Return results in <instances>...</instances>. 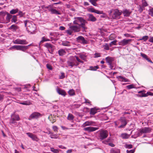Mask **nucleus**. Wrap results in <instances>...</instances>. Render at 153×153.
I'll return each mask as SVG.
<instances>
[{"label": "nucleus", "mask_w": 153, "mask_h": 153, "mask_svg": "<svg viewBox=\"0 0 153 153\" xmlns=\"http://www.w3.org/2000/svg\"><path fill=\"white\" fill-rule=\"evenodd\" d=\"M26 134L29 137L31 138L33 140L36 141H38L39 140V139L36 135L29 132L27 133Z\"/></svg>", "instance_id": "nucleus-14"}, {"label": "nucleus", "mask_w": 153, "mask_h": 153, "mask_svg": "<svg viewBox=\"0 0 153 153\" xmlns=\"http://www.w3.org/2000/svg\"><path fill=\"white\" fill-rule=\"evenodd\" d=\"M68 93L71 96H74L75 95V91L73 89L70 90L68 92Z\"/></svg>", "instance_id": "nucleus-31"}, {"label": "nucleus", "mask_w": 153, "mask_h": 153, "mask_svg": "<svg viewBox=\"0 0 153 153\" xmlns=\"http://www.w3.org/2000/svg\"><path fill=\"white\" fill-rule=\"evenodd\" d=\"M24 23L28 32L32 34L36 30V25L29 21H25Z\"/></svg>", "instance_id": "nucleus-2"}, {"label": "nucleus", "mask_w": 153, "mask_h": 153, "mask_svg": "<svg viewBox=\"0 0 153 153\" xmlns=\"http://www.w3.org/2000/svg\"><path fill=\"white\" fill-rule=\"evenodd\" d=\"M50 11H51V13L52 14H60L59 12L55 9L51 8L50 9Z\"/></svg>", "instance_id": "nucleus-32"}, {"label": "nucleus", "mask_w": 153, "mask_h": 153, "mask_svg": "<svg viewBox=\"0 0 153 153\" xmlns=\"http://www.w3.org/2000/svg\"><path fill=\"white\" fill-rule=\"evenodd\" d=\"M98 110H99V109L96 107L91 108L90 112V114L93 115L97 113V111Z\"/></svg>", "instance_id": "nucleus-21"}, {"label": "nucleus", "mask_w": 153, "mask_h": 153, "mask_svg": "<svg viewBox=\"0 0 153 153\" xmlns=\"http://www.w3.org/2000/svg\"><path fill=\"white\" fill-rule=\"evenodd\" d=\"M85 103H88L90 105H91V102L88 99H87L86 98H85Z\"/></svg>", "instance_id": "nucleus-53"}, {"label": "nucleus", "mask_w": 153, "mask_h": 153, "mask_svg": "<svg viewBox=\"0 0 153 153\" xmlns=\"http://www.w3.org/2000/svg\"><path fill=\"white\" fill-rule=\"evenodd\" d=\"M132 12L129 9H125L124 10L122 13L125 17H128L130 16Z\"/></svg>", "instance_id": "nucleus-15"}, {"label": "nucleus", "mask_w": 153, "mask_h": 153, "mask_svg": "<svg viewBox=\"0 0 153 153\" xmlns=\"http://www.w3.org/2000/svg\"><path fill=\"white\" fill-rule=\"evenodd\" d=\"M70 42L68 41H65L63 42L62 43V45L64 46H70Z\"/></svg>", "instance_id": "nucleus-36"}, {"label": "nucleus", "mask_w": 153, "mask_h": 153, "mask_svg": "<svg viewBox=\"0 0 153 153\" xmlns=\"http://www.w3.org/2000/svg\"><path fill=\"white\" fill-rule=\"evenodd\" d=\"M95 10H96L95 9H94V8H91L89 10V11H90L94 13L95 12Z\"/></svg>", "instance_id": "nucleus-63"}, {"label": "nucleus", "mask_w": 153, "mask_h": 153, "mask_svg": "<svg viewBox=\"0 0 153 153\" xmlns=\"http://www.w3.org/2000/svg\"><path fill=\"white\" fill-rule=\"evenodd\" d=\"M12 16L9 13H7V16L6 17V19L8 21H9L10 19L12 18Z\"/></svg>", "instance_id": "nucleus-45"}, {"label": "nucleus", "mask_w": 153, "mask_h": 153, "mask_svg": "<svg viewBox=\"0 0 153 153\" xmlns=\"http://www.w3.org/2000/svg\"><path fill=\"white\" fill-rule=\"evenodd\" d=\"M99 129L97 127H85L84 128V130L86 131H87L88 132H90L95 131Z\"/></svg>", "instance_id": "nucleus-13"}, {"label": "nucleus", "mask_w": 153, "mask_h": 153, "mask_svg": "<svg viewBox=\"0 0 153 153\" xmlns=\"http://www.w3.org/2000/svg\"><path fill=\"white\" fill-rule=\"evenodd\" d=\"M122 13L121 11H120L118 9L111 10L110 11L109 15L114 19H118Z\"/></svg>", "instance_id": "nucleus-3"}, {"label": "nucleus", "mask_w": 153, "mask_h": 153, "mask_svg": "<svg viewBox=\"0 0 153 153\" xmlns=\"http://www.w3.org/2000/svg\"><path fill=\"white\" fill-rule=\"evenodd\" d=\"M138 93L139 94H140L139 95V96L140 97H146L147 96V93L145 94L144 93L143 91H140L138 92Z\"/></svg>", "instance_id": "nucleus-33"}, {"label": "nucleus", "mask_w": 153, "mask_h": 153, "mask_svg": "<svg viewBox=\"0 0 153 153\" xmlns=\"http://www.w3.org/2000/svg\"><path fill=\"white\" fill-rule=\"evenodd\" d=\"M61 75L59 76V79H63L65 77V74L64 73L62 72L61 73Z\"/></svg>", "instance_id": "nucleus-48"}, {"label": "nucleus", "mask_w": 153, "mask_h": 153, "mask_svg": "<svg viewBox=\"0 0 153 153\" xmlns=\"http://www.w3.org/2000/svg\"><path fill=\"white\" fill-rule=\"evenodd\" d=\"M46 67H47V68H48V69L50 70H52V66H51V65L48 64H47V65H46Z\"/></svg>", "instance_id": "nucleus-58"}, {"label": "nucleus", "mask_w": 153, "mask_h": 153, "mask_svg": "<svg viewBox=\"0 0 153 153\" xmlns=\"http://www.w3.org/2000/svg\"><path fill=\"white\" fill-rule=\"evenodd\" d=\"M120 120L122 124L120 126H119L118 128H124L127 124V122H126L125 117H121L120 119Z\"/></svg>", "instance_id": "nucleus-11"}, {"label": "nucleus", "mask_w": 153, "mask_h": 153, "mask_svg": "<svg viewBox=\"0 0 153 153\" xmlns=\"http://www.w3.org/2000/svg\"><path fill=\"white\" fill-rule=\"evenodd\" d=\"M18 10H19L18 9H13L10 11V13L11 14H14L18 12Z\"/></svg>", "instance_id": "nucleus-35"}, {"label": "nucleus", "mask_w": 153, "mask_h": 153, "mask_svg": "<svg viewBox=\"0 0 153 153\" xmlns=\"http://www.w3.org/2000/svg\"><path fill=\"white\" fill-rule=\"evenodd\" d=\"M132 145L131 144H126L125 147L127 148L131 149L132 148Z\"/></svg>", "instance_id": "nucleus-55"}, {"label": "nucleus", "mask_w": 153, "mask_h": 153, "mask_svg": "<svg viewBox=\"0 0 153 153\" xmlns=\"http://www.w3.org/2000/svg\"><path fill=\"white\" fill-rule=\"evenodd\" d=\"M96 123L95 122L92 121H87L85 122L83 124V127H85L87 126H94Z\"/></svg>", "instance_id": "nucleus-16"}, {"label": "nucleus", "mask_w": 153, "mask_h": 153, "mask_svg": "<svg viewBox=\"0 0 153 153\" xmlns=\"http://www.w3.org/2000/svg\"><path fill=\"white\" fill-rule=\"evenodd\" d=\"M95 13H96L97 14H103V12L102 11H100L98 10H95Z\"/></svg>", "instance_id": "nucleus-57"}, {"label": "nucleus", "mask_w": 153, "mask_h": 153, "mask_svg": "<svg viewBox=\"0 0 153 153\" xmlns=\"http://www.w3.org/2000/svg\"><path fill=\"white\" fill-rule=\"evenodd\" d=\"M74 57L76 58V60L77 61V62H78V63L79 62L82 63H84V62L80 60L78 56H74Z\"/></svg>", "instance_id": "nucleus-42"}, {"label": "nucleus", "mask_w": 153, "mask_h": 153, "mask_svg": "<svg viewBox=\"0 0 153 153\" xmlns=\"http://www.w3.org/2000/svg\"><path fill=\"white\" fill-rule=\"evenodd\" d=\"M126 152L127 153H134V149L131 150L129 151L127 150Z\"/></svg>", "instance_id": "nucleus-62"}, {"label": "nucleus", "mask_w": 153, "mask_h": 153, "mask_svg": "<svg viewBox=\"0 0 153 153\" xmlns=\"http://www.w3.org/2000/svg\"><path fill=\"white\" fill-rule=\"evenodd\" d=\"M141 56L143 58L145 59L148 62H150L151 63H152V61L149 58H148L147 56L145 54L143 53H140Z\"/></svg>", "instance_id": "nucleus-25"}, {"label": "nucleus", "mask_w": 153, "mask_h": 153, "mask_svg": "<svg viewBox=\"0 0 153 153\" xmlns=\"http://www.w3.org/2000/svg\"><path fill=\"white\" fill-rule=\"evenodd\" d=\"M127 88L128 89H130L134 88V86L133 84H131L126 86Z\"/></svg>", "instance_id": "nucleus-50"}, {"label": "nucleus", "mask_w": 153, "mask_h": 153, "mask_svg": "<svg viewBox=\"0 0 153 153\" xmlns=\"http://www.w3.org/2000/svg\"><path fill=\"white\" fill-rule=\"evenodd\" d=\"M50 41V40L49 39H48L46 37L43 36L42 38V40L40 42V44H42L44 42L49 41Z\"/></svg>", "instance_id": "nucleus-27"}, {"label": "nucleus", "mask_w": 153, "mask_h": 153, "mask_svg": "<svg viewBox=\"0 0 153 153\" xmlns=\"http://www.w3.org/2000/svg\"><path fill=\"white\" fill-rule=\"evenodd\" d=\"M79 57L82 60H83L85 61H86V56L81 54H79Z\"/></svg>", "instance_id": "nucleus-30"}, {"label": "nucleus", "mask_w": 153, "mask_h": 153, "mask_svg": "<svg viewBox=\"0 0 153 153\" xmlns=\"http://www.w3.org/2000/svg\"><path fill=\"white\" fill-rule=\"evenodd\" d=\"M108 135V132L107 130H102L100 133L99 138L101 140H102L107 138Z\"/></svg>", "instance_id": "nucleus-8"}, {"label": "nucleus", "mask_w": 153, "mask_h": 153, "mask_svg": "<svg viewBox=\"0 0 153 153\" xmlns=\"http://www.w3.org/2000/svg\"><path fill=\"white\" fill-rule=\"evenodd\" d=\"M42 115L37 112H33L29 117L28 120H31L32 119H37L42 117Z\"/></svg>", "instance_id": "nucleus-7"}, {"label": "nucleus", "mask_w": 153, "mask_h": 153, "mask_svg": "<svg viewBox=\"0 0 153 153\" xmlns=\"http://www.w3.org/2000/svg\"><path fill=\"white\" fill-rule=\"evenodd\" d=\"M76 39L78 42L81 43L83 44H86L88 43V41L82 36H78Z\"/></svg>", "instance_id": "nucleus-10"}, {"label": "nucleus", "mask_w": 153, "mask_h": 153, "mask_svg": "<svg viewBox=\"0 0 153 153\" xmlns=\"http://www.w3.org/2000/svg\"><path fill=\"white\" fill-rule=\"evenodd\" d=\"M149 14L151 16H153V8L149 9Z\"/></svg>", "instance_id": "nucleus-46"}, {"label": "nucleus", "mask_w": 153, "mask_h": 153, "mask_svg": "<svg viewBox=\"0 0 153 153\" xmlns=\"http://www.w3.org/2000/svg\"><path fill=\"white\" fill-rule=\"evenodd\" d=\"M90 68H91V70L94 71H96L97 69L99 68V67L98 66H95L94 67L91 66L90 67Z\"/></svg>", "instance_id": "nucleus-51"}, {"label": "nucleus", "mask_w": 153, "mask_h": 153, "mask_svg": "<svg viewBox=\"0 0 153 153\" xmlns=\"http://www.w3.org/2000/svg\"><path fill=\"white\" fill-rule=\"evenodd\" d=\"M143 5L144 7H146L148 6V4L145 0H143Z\"/></svg>", "instance_id": "nucleus-54"}, {"label": "nucleus", "mask_w": 153, "mask_h": 153, "mask_svg": "<svg viewBox=\"0 0 153 153\" xmlns=\"http://www.w3.org/2000/svg\"><path fill=\"white\" fill-rule=\"evenodd\" d=\"M110 141V139H108L107 140L103 141H102V143L105 144H108V142Z\"/></svg>", "instance_id": "nucleus-52"}, {"label": "nucleus", "mask_w": 153, "mask_h": 153, "mask_svg": "<svg viewBox=\"0 0 153 153\" xmlns=\"http://www.w3.org/2000/svg\"><path fill=\"white\" fill-rule=\"evenodd\" d=\"M53 130L55 132H57L58 131V128L56 126H53Z\"/></svg>", "instance_id": "nucleus-56"}, {"label": "nucleus", "mask_w": 153, "mask_h": 153, "mask_svg": "<svg viewBox=\"0 0 153 153\" xmlns=\"http://www.w3.org/2000/svg\"><path fill=\"white\" fill-rule=\"evenodd\" d=\"M25 14L24 13H23L22 12V11H19V15L20 17H22Z\"/></svg>", "instance_id": "nucleus-61"}, {"label": "nucleus", "mask_w": 153, "mask_h": 153, "mask_svg": "<svg viewBox=\"0 0 153 153\" xmlns=\"http://www.w3.org/2000/svg\"><path fill=\"white\" fill-rule=\"evenodd\" d=\"M88 21H90L93 22H95L96 21L97 19L93 15L88 14Z\"/></svg>", "instance_id": "nucleus-19"}, {"label": "nucleus", "mask_w": 153, "mask_h": 153, "mask_svg": "<svg viewBox=\"0 0 153 153\" xmlns=\"http://www.w3.org/2000/svg\"><path fill=\"white\" fill-rule=\"evenodd\" d=\"M67 64L69 66L73 67L74 66H78L79 65V63L77 62L76 60L73 57L70 61L67 62Z\"/></svg>", "instance_id": "nucleus-6"}, {"label": "nucleus", "mask_w": 153, "mask_h": 153, "mask_svg": "<svg viewBox=\"0 0 153 153\" xmlns=\"http://www.w3.org/2000/svg\"><path fill=\"white\" fill-rule=\"evenodd\" d=\"M149 36H143L142 37V38L141 39H140L139 40H143L144 41L146 42L148 39Z\"/></svg>", "instance_id": "nucleus-39"}, {"label": "nucleus", "mask_w": 153, "mask_h": 153, "mask_svg": "<svg viewBox=\"0 0 153 153\" xmlns=\"http://www.w3.org/2000/svg\"><path fill=\"white\" fill-rule=\"evenodd\" d=\"M75 20L73 23L74 25L69 27L70 30L66 31V33L69 35H71L73 32L77 33L81 31L83 32H86L87 27L86 24L88 23L87 21L82 17H74Z\"/></svg>", "instance_id": "nucleus-1"}, {"label": "nucleus", "mask_w": 153, "mask_h": 153, "mask_svg": "<svg viewBox=\"0 0 153 153\" xmlns=\"http://www.w3.org/2000/svg\"><path fill=\"white\" fill-rule=\"evenodd\" d=\"M19 28V27L16 25H13L9 28V29L13 31H16Z\"/></svg>", "instance_id": "nucleus-20"}, {"label": "nucleus", "mask_w": 153, "mask_h": 153, "mask_svg": "<svg viewBox=\"0 0 153 153\" xmlns=\"http://www.w3.org/2000/svg\"><path fill=\"white\" fill-rule=\"evenodd\" d=\"M13 43L14 44L26 45L28 43L25 39H17L13 41Z\"/></svg>", "instance_id": "nucleus-9"}, {"label": "nucleus", "mask_w": 153, "mask_h": 153, "mask_svg": "<svg viewBox=\"0 0 153 153\" xmlns=\"http://www.w3.org/2000/svg\"><path fill=\"white\" fill-rule=\"evenodd\" d=\"M50 137L51 138L57 139L59 138V135L58 134H53L52 133L50 135Z\"/></svg>", "instance_id": "nucleus-34"}, {"label": "nucleus", "mask_w": 153, "mask_h": 153, "mask_svg": "<svg viewBox=\"0 0 153 153\" xmlns=\"http://www.w3.org/2000/svg\"><path fill=\"white\" fill-rule=\"evenodd\" d=\"M117 40H115L114 41L111 42L109 44V46L111 47L113 45H117Z\"/></svg>", "instance_id": "nucleus-37"}, {"label": "nucleus", "mask_w": 153, "mask_h": 153, "mask_svg": "<svg viewBox=\"0 0 153 153\" xmlns=\"http://www.w3.org/2000/svg\"><path fill=\"white\" fill-rule=\"evenodd\" d=\"M10 124H14V125H17V123L16 122V121L10 119Z\"/></svg>", "instance_id": "nucleus-43"}, {"label": "nucleus", "mask_w": 153, "mask_h": 153, "mask_svg": "<svg viewBox=\"0 0 153 153\" xmlns=\"http://www.w3.org/2000/svg\"><path fill=\"white\" fill-rule=\"evenodd\" d=\"M147 96L148 95L150 96H153V93H152L151 92H147Z\"/></svg>", "instance_id": "nucleus-64"}, {"label": "nucleus", "mask_w": 153, "mask_h": 153, "mask_svg": "<svg viewBox=\"0 0 153 153\" xmlns=\"http://www.w3.org/2000/svg\"><path fill=\"white\" fill-rule=\"evenodd\" d=\"M117 78L119 81H124L125 82L128 81V79L120 76H117Z\"/></svg>", "instance_id": "nucleus-24"}, {"label": "nucleus", "mask_w": 153, "mask_h": 153, "mask_svg": "<svg viewBox=\"0 0 153 153\" xmlns=\"http://www.w3.org/2000/svg\"><path fill=\"white\" fill-rule=\"evenodd\" d=\"M44 46L48 49H51V51L52 52H53L54 49V46L49 43H46L45 44Z\"/></svg>", "instance_id": "nucleus-17"}, {"label": "nucleus", "mask_w": 153, "mask_h": 153, "mask_svg": "<svg viewBox=\"0 0 153 153\" xmlns=\"http://www.w3.org/2000/svg\"><path fill=\"white\" fill-rule=\"evenodd\" d=\"M105 59L106 61V62L108 64H110L112 63V62L114 61V59L112 57H110L108 56L105 58Z\"/></svg>", "instance_id": "nucleus-23"}, {"label": "nucleus", "mask_w": 153, "mask_h": 153, "mask_svg": "<svg viewBox=\"0 0 153 153\" xmlns=\"http://www.w3.org/2000/svg\"><path fill=\"white\" fill-rule=\"evenodd\" d=\"M132 40L131 39H124L118 43L119 45L124 46L129 43Z\"/></svg>", "instance_id": "nucleus-12"}, {"label": "nucleus", "mask_w": 153, "mask_h": 153, "mask_svg": "<svg viewBox=\"0 0 153 153\" xmlns=\"http://www.w3.org/2000/svg\"><path fill=\"white\" fill-rule=\"evenodd\" d=\"M129 136V135L126 133L122 134L121 135V137L123 139H127L128 138Z\"/></svg>", "instance_id": "nucleus-28"}, {"label": "nucleus", "mask_w": 153, "mask_h": 153, "mask_svg": "<svg viewBox=\"0 0 153 153\" xmlns=\"http://www.w3.org/2000/svg\"><path fill=\"white\" fill-rule=\"evenodd\" d=\"M152 130L151 128L146 127L140 129L137 134L138 136H140L143 133H149Z\"/></svg>", "instance_id": "nucleus-5"}, {"label": "nucleus", "mask_w": 153, "mask_h": 153, "mask_svg": "<svg viewBox=\"0 0 153 153\" xmlns=\"http://www.w3.org/2000/svg\"><path fill=\"white\" fill-rule=\"evenodd\" d=\"M144 9V7H143L140 6V7L139 9V11L140 12V13H141L143 11Z\"/></svg>", "instance_id": "nucleus-60"}, {"label": "nucleus", "mask_w": 153, "mask_h": 153, "mask_svg": "<svg viewBox=\"0 0 153 153\" xmlns=\"http://www.w3.org/2000/svg\"><path fill=\"white\" fill-rule=\"evenodd\" d=\"M109 46L108 44L106 43L105 45L103 46V47L104 49L108 50L109 49Z\"/></svg>", "instance_id": "nucleus-44"}, {"label": "nucleus", "mask_w": 153, "mask_h": 153, "mask_svg": "<svg viewBox=\"0 0 153 153\" xmlns=\"http://www.w3.org/2000/svg\"><path fill=\"white\" fill-rule=\"evenodd\" d=\"M101 56V53H95L94 54V58H97Z\"/></svg>", "instance_id": "nucleus-49"}, {"label": "nucleus", "mask_w": 153, "mask_h": 153, "mask_svg": "<svg viewBox=\"0 0 153 153\" xmlns=\"http://www.w3.org/2000/svg\"><path fill=\"white\" fill-rule=\"evenodd\" d=\"M51 151L54 153H58L59 152L58 149H55L53 148H51Z\"/></svg>", "instance_id": "nucleus-47"}, {"label": "nucleus", "mask_w": 153, "mask_h": 153, "mask_svg": "<svg viewBox=\"0 0 153 153\" xmlns=\"http://www.w3.org/2000/svg\"><path fill=\"white\" fill-rule=\"evenodd\" d=\"M59 55L60 56H62L65 54L66 52L65 50L63 49H61L58 51Z\"/></svg>", "instance_id": "nucleus-26"}, {"label": "nucleus", "mask_w": 153, "mask_h": 153, "mask_svg": "<svg viewBox=\"0 0 153 153\" xmlns=\"http://www.w3.org/2000/svg\"><path fill=\"white\" fill-rule=\"evenodd\" d=\"M56 91L59 94L63 96H65L66 95V92L63 90L57 88L56 89Z\"/></svg>", "instance_id": "nucleus-18"}, {"label": "nucleus", "mask_w": 153, "mask_h": 153, "mask_svg": "<svg viewBox=\"0 0 153 153\" xmlns=\"http://www.w3.org/2000/svg\"><path fill=\"white\" fill-rule=\"evenodd\" d=\"M74 116L71 114H69L67 117V119L68 120L70 121H72L74 120Z\"/></svg>", "instance_id": "nucleus-29"}, {"label": "nucleus", "mask_w": 153, "mask_h": 153, "mask_svg": "<svg viewBox=\"0 0 153 153\" xmlns=\"http://www.w3.org/2000/svg\"><path fill=\"white\" fill-rule=\"evenodd\" d=\"M28 46L22 45H14L9 48V50H13L14 49L17 50L21 51L23 52H25L27 49L28 48Z\"/></svg>", "instance_id": "nucleus-4"}, {"label": "nucleus", "mask_w": 153, "mask_h": 153, "mask_svg": "<svg viewBox=\"0 0 153 153\" xmlns=\"http://www.w3.org/2000/svg\"><path fill=\"white\" fill-rule=\"evenodd\" d=\"M20 104L25 105H29L31 104V102L30 101H25L23 102L20 103Z\"/></svg>", "instance_id": "nucleus-41"}, {"label": "nucleus", "mask_w": 153, "mask_h": 153, "mask_svg": "<svg viewBox=\"0 0 153 153\" xmlns=\"http://www.w3.org/2000/svg\"><path fill=\"white\" fill-rule=\"evenodd\" d=\"M108 65H109V67L111 69H114V66L112 63H111L110 64H108Z\"/></svg>", "instance_id": "nucleus-59"}, {"label": "nucleus", "mask_w": 153, "mask_h": 153, "mask_svg": "<svg viewBox=\"0 0 153 153\" xmlns=\"http://www.w3.org/2000/svg\"><path fill=\"white\" fill-rule=\"evenodd\" d=\"M11 119L15 121H19L20 119L19 115L16 114H13Z\"/></svg>", "instance_id": "nucleus-22"}, {"label": "nucleus", "mask_w": 153, "mask_h": 153, "mask_svg": "<svg viewBox=\"0 0 153 153\" xmlns=\"http://www.w3.org/2000/svg\"><path fill=\"white\" fill-rule=\"evenodd\" d=\"M17 16L14 15L13 16L12 19L11 20V22H16L17 21Z\"/></svg>", "instance_id": "nucleus-38"}, {"label": "nucleus", "mask_w": 153, "mask_h": 153, "mask_svg": "<svg viewBox=\"0 0 153 153\" xmlns=\"http://www.w3.org/2000/svg\"><path fill=\"white\" fill-rule=\"evenodd\" d=\"M98 0H90V2L94 6H96L97 5L96 2Z\"/></svg>", "instance_id": "nucleus-40"}]
</instances>
